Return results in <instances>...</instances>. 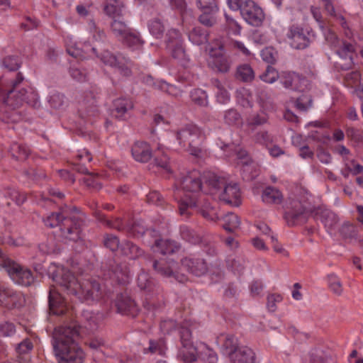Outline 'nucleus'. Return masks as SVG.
Masks as SVG:
<instances>
[{"mask_svg": "<svg viewBox=\"0 0 363 363\" xmlns=\"http://www.w3.org/2000/svg\"><path fill=\"white\" fill-rule=\"evenodd\" d=\"M206 174L203 175L204 180ZM181 186L186 192L179 201V210L181 215H189V210L195 208L208 220L216 221L218 219L216 210L211 206L208 201L205 197L197 199L195 196V194L201 189L208 187L205 182L202 184L199 171L193 170L183 177L181 180Z\"/></svg>", "mask_w": 363, "mask_h": 363, "instance_id": "1", "label": "nucleus"}, {"mask_svg": "<svg viewBox=\"0 0 363 363\" xmlns=\"http://www.w3.org/2000/svg\"><path fill=\"white\" fill-rule=\"evenodd\" d=\"M79 326L75 323L59 326L52 333L53 349L58 363H82L84 352L77 346Z\"/></svg>", "mask_w": 363, "mask_h": 363, "instance_id": "2", "label": "nucleus"}, {"mask_svg": "<svg viewBox=\"0 0 363 363\" xmlns=\"http://www.w3.org/2000/svg\"><path fill=\"white\" fill-rule=\"evenodd\" d=\"M53 280L81 301H98L104 297L99 281L94 279L79 281L68 269H58Z\"/></svg>", "mask_w": 363, "mask_h": 363, "instance_id": "3", "label": "nucleus"}, {"mask_svg": "<svg viewBox=\"0 0 363 363\" xmlns=\"http://www.w3.org/2000/svg\"><path fill=\"white\" fill-rule=\"evenodd\" d=\"M205 184L208 189H204L206 194L217 196L220 201L235 206L240 203V190L235 183L228 184L225 179L208 172L205 176Z\"/></svg>", "mask_w": 363, "mask_h": 363, "instance_id": "4", "label": "nucleus"}, {"mask_svg": "<svg viewBox=\"0 0 363 363\" xmlns=\"http://www.w3.org/2000/svg\"><path fill=\"white\" fill-rule=\"evenodd\" d=\"M23 80V75L21 73H18L16 79L12 83V88L6 91L3 89L0 84L1 108H9L14 110L22 106L24 102L33 107L38 106V94L33 91L31 89H30L29 91L24 89L17 90L18 85L21 83Z\"/></svg>", "mask_w": 363, "mask_h": 363, "instance_id": "5", "label": "nucleus"}, {"mask_svg": "<svg viewBox=\"0 0 363 363\" xmlns=\"http://www.w3.org/2000/svg\"><path fill=\"white\" fill-rule=\"evenodd\" d=\"M0 268L4 269L13 281L18 285L29 286L34 283L31 270L9 258L1 249Z\"/></svg>", "mask_w": 363, "mask_h": 363, "instance_id": "6", "label": "nucleus"}, {"mask_svg": "<svg viewBox=\"0 0 363 363\" xmlns=\"http://www.w3.org/2000/svg\"><path fill=\"white\" fill-rule=\"evenodd\" d=\"M138 286L145 293L144 306L147 310H155L162 307L164 304L162 290L149 274L142 271L138 277Z\"/></svg>", "mask_w": 363, "mask_h": 363, "instance_id": "7", "label": "nucleus"}, {"mask_svg": "<svg viewBox=\"0 0 363 363\" xmlns=\"http://www.w3.org/2000/svg\"><path fill=\"white\" fill-rule=\"evenodd\" d=\"M110 30L119 41L132 50L141 48L144 43L139 33L128 26L122 19L112 20Z\"/></svg>", "mask_w": 363, "mask_h": 363, "instance_id": "8", "label": "nucleus"}, {"mask_svg": "<svg viewBox=\"0 0 363 363\" xmlns=\"http://www.w3.org/2000/svg\"><path fill=\"white\" fill-rule=\"evenodd\" d=\"M177 139L179 145L191 155L199 156L201 152L200 147L203 136L201 130L194 125H188L177 133Z\"/></svg>", "mask_w": 363, "mask_h": 363, "instance_id": "9", "label": "nucleus"}, {"mask_svg": "<svg viewBox=\"0 0 363 363\" xmlns=\"http://www.w3.org/2000/svg\"><path fill=\"white\" fill-rule=\"evenodd\" d=\"M325 35V40L336 48V53L340 56L342 62H337V65L341 69H349L353 65V54L355 52L354 46L350 43L341 41L337 39L336 34L331 30H328Z\"/></svg>", "mask_w": 363, "mask_h": 363, "instance_id": "10", "label": "nucleus"}, {"mask_svg": "<svg viewBox=\"0 0 363 363\" xmlns=\"http://www.w3.org/2000/svg\"><path fill=\"white\" fill-rule=\"evenodd\" d=\"M209 52L208 67L216 72L225 74L231 67L229 59L224 55L225 45L220 40H216Z\"/></svg>", "mask_w": 363, "mask_h": 363, "instance_id": "11", "label": "nucleus"}, {"mask_svg": "<svg viewBox=\"0 0 363 363\" xmlns=\"http://www.w3.org/2000/svg\"><path fill=\"white\" fill-rule=\"evenodd\" d=\"M82 220L77 216H67L60 224L57 236L62 241L77 242L81 238Z\"/></svg>", "mask_w": 363, "mask_h": 363, "instance_id": "12", "label": "nucleus"}, {"mask_svg": "<svg viewBox=\"0 0 363 363\" xmlns=\"http://www.w3.org/2000/svg\"><path fill=\"white\" fill-rule=\"evenodd\" d=\"M152 268L159 275L170 279L172 281L175 280L183 283L188 279L184 273L177 269V263L172 259L155 260L152 262Z\"/></svg>", "mask_w": 363, "mask_h": 363, "instance_id": "13", "label": "nucleus"}, {"mask_svg": "<svg viewBox=\"0 0 363 363\" xmlns=\"http://www.w3.org/2000/svg\"><path fill=\"white\" fill-rule=\"evenodd\" d=\"M99 57L105 65L115 69L123 76L128 77L131 74V62L123 55H115L105 50Z\"/></svg>", "mask_w": 363, "mask_h": 363, "instance_id": "14", "label": "nucleus"}, {"mask_svg": "<svg viewBox=\"0 0 363 363\" xmlns=\"http://www.w3.org/2000/svg\"><path fill=\"white\" fill-rule=\"evenodd\" d=\"M165 42L167 48L174 58L178 60L185 59L186 54L183 47L182 36L177 30H169L166 34Z\"/></svg>", "mask_w": 363, "mask_h": 363, "instance_id": "15", "label": "nucleus"}, {"mask_svg": "<svg viewBox=\"0 0 363 363\" xmlns=\"http://www.w3.org/2000/svg\"><path fill=\"white\" fill-rule=\"evenodd\" d=\"M308 212L298 201H294L285 213V218L289 225H296L306 222Z\"/></svg>", "mask_w": 363, "mask_h": 363, "instance_id": "16", "label": "nucleus"}, {"mask_svg": "<svg viewBox=\"0 0 363 363\" xmlns=\"http://www.w3.org/2000/svg\"><path fill=\"white\" fill-rule=\"evenodd\" d=\"M241 15L249 24L254 26L261 25L264 18L262 9L251 0L246 1L242 5Z\"/></svg>", "mask_w": 363, "mask_h": 363, "instance_id": "17", "label": "nucleus"}, {"mask_svg": "<svg viewBox=\"0 0 363 363\" xmlns=\"http://www.w3.org/2000/svg\"><path fill=\"white\" fill-rule=\"evenodd\" d=\"M149 234L153 237L154 242L152 244L150 241H147V243L155 252H160L162 255L172 254L177 252L180 247L179 245L175 241L160 239L155 230H150Z\"/></svg>", "mask_w": 363, "mask_h": 363, "instance_id": "18", "label": "nucleus"}, {"mask_svg": "<svg viewBox=\"0 0 363 363\" xmlns=\"http://www.w3.org/2000/svg\"><path fill=\"white\" fill-rule=\"evenodd\" d=\"M23 301L24 298L20 293L0 286V306L11 309L22 306Z\"/></svg>", "mask_w": 363, "mask_h": 363, "instance_id": "19", "label": "nucleus"}, {"mask_svg": "<svg viewBox=\"0 0 363 363\" xmlns=\"http://www.w3.org/2000/svg\"><path fill=\"white\" fill-rule=\"evenodd\" d=\"M286 36L289 44L295 49L303 50L310 44L309 38L305 34L303 29L297 26H290Z\"/></svg>", "mask_w": 363, "mask_h": 363, "instance_id": "20", "label": "nucleus"}, {"mask_svg": "<svg viewBox=\"0 0 363 363\" xmlns=\"http://www.w3.org/2000/svg\"><path fill=\"white\" fill-rule=\"evenodd\" d=\"M314 216L315 220L320 221L328 232L334 230L340 221L335 213L323 207L317 208L315 210Z\"/></svg>", "mask_w": 363, "mask_h": 363, "instance_id": "21", "label": "nucleus"}, {"mask_svg": "<svg viewBox=\"0 0 363 363\" xmlns=\"http://www.w3.org/2000/svg\"><path fill=\"white\" fill-rule=\"evenodd\" d=\"M182 269H186L195 276L200 277L205 274L208 270L207 264L203 259L186 257L181 260Z\"/></svg>", "mask_w": 363, "mask_h": 363, "instance_id": "22", "label": "nucleus"}, {"mask_svg": "<svg viewBox=\"0 0 363 363\" xmlns=\"http://www.w3.org/2000/svg\"><path fill=\"white\" fill-rule=\"evenodd\" d=\"M48 303L50 312L54 315H63L68 310L64 298L54 289H51L49 291Z\"/></svg>", "mask_w": 363, "mask_h": 363, "instance_id": "23", "label": "nucleus"}, {"mask_svg": "<svg viewBox=\"0 0 363 363\" xmlns=\"http://www.w3.org/2000/svg\"><path fill=\"white\" fill-rule=\"evenodd\" d=\"M133 159L141 163L147 162L152 157V152L150 145L144 141L135 142L131 147Z\"/></svg>", "mask_w": 363, "mask_h": 363, "instance_id": "24", "label": "nucleus"}, {"mask_svg": "<svg viewBox=\"0 0 363 363\" xmlns=\"http://www.w3.org/2000/svg\"><path fill=\"white\" fill-rule=\"evenodd\" d=\"M339 234L342 239L350 242H357L363 247V238L359 235V228L353 223L345 221L339 228Z\"/></svg>", "mask_w": 363, "mask_h": 363, "instance_id": "25", "label": "nucleus"}, {"mask_svg": "<svg viewBox=\"0 0 363 363\" xmlns=\"http://www.w3.org/2000/svg\"><path fill=\"white\" fill-rule=\"evenodd\" d=\"M303 363H337V361L332 351L317 349L309 353Z\"/></svg>", "mask_w": 363, "mask_h": 363, "instance_id": "26", "label": "nucleus"}, {"mask_svg": "<svg viewBox=\"0 0 363 363\" xmlns=\"http://www.w3.org/2000/svg\"><path fill=\"white\" fill-rule=\"evenodd\" d=\"M152 157L155 166L166 172H171L170 159L164 145L159 144Z\"/></svg>", "mask_w": 363, "mask_h": 363, "instance_id": "27", "label": "nucleus"}, {"mask_svg": "<svg viewBox=\"0 0 363 363\" xmlns=\"http://www.w3.org/2000/svg\"><path fill=\"white\" fill-rule=\"evenodd\" d=\"M133 108V103L128 98H118L113 102L112 115L117 118H124Z\"/></svg>", "mask_w": 363, "mask_h": 363, "instance_id": "28", "label": "nucleus"}, {"mask_svg": "<svg viewBox=\"0 0 363 363\" xmlns=\"http://www.w3.org/2000/svg\"><path fill=\"white\" fill-rule=\"evenodd\" d=\"M216 342L220 346L223 352L225 354H228L230 357V354L239 348L238 347V340L233 335L220 334L217 337Z\"/></svg>", "mask_w": 363, "mask_h": 363, "instance_id": "29", "label": "nucleus"}, {"mask_svg": "<svg viewBox=\"0 0 363 363\" xmlns=\"http://www.w3.org/2000/svg\"><path fill=\"white\" fill-rule=\"evenodd\" d=\"M233 363H255V353L247 347H240L230 354Z\"/></svg>", "mask_w": 363, "mask_h": 363, "instance_id": "30", "label": "nucleus"}, {"mask_svg": "<svg viewBox=\"0 0 363 363\" xmlns=\"http://www.w3.org/2000/svg\"><path fill=\"white\" fill-rule=\"evenodd\" d=\"M116 306L118 312L122 313L134 314L137 311L135 301L126 294H120L117 296Z\"/></svg>", "mask_w": 363, "mask_h": 363, "instance_id": "31", "label": "nucleus"}, {"mask_svg": "<svg viewBox=\"0 0 363 363\" xmlns=\"http://www.w3.org/2000/svg\"><path fill=\"white\" fill-rule=\"evenodd\" d=\"M80 103L81 108L79 111L82 112L81 114L82 117L84 116V115L87 116H94L97 112L96 100L91 92L87 94L86 97L80 101Z\"/></svg>", "mask_w": 363, "mask_h": 363, "instance_id": "32", "label": "nucleus"}, {"mask_svg": "<svg viewBox=\"0 0 363 363\" xmlns=\"http://www.w3.org/2000/svg\"><path fill=\"white\" fill-rule=\"evenodd\" d=\"M262 198L265 203L279 204L282 202L283 195L279 189L268 186L263 191Z\"/></svg>", "mask_w": 363, "mask_h": 363, "instance_id": "33", "label": "nucleus"}, {"mask_svg": "<svg viewBox=\"0 0 363 363\" xmlns=\"http://www.w3.org/2000/svg\"><path fill=\"white\" fill-rule=\"evenodd\" d=\"M122 253L130 259H135L144 255L143 250L130 241H124L121 245Z\"/></svg>", "mask_w": 363, "mask_h": 363, "instance_id": "34", "label": "nucleus"}, {"mask_svg": "<svg viewBox=\"0 0 363 363\" xmlns=\"http://www.w3.org/2000/svg\"><path fill=\"white\" fill-rule=\"evenodd\" d=\"M111 272V278L115 279L118 284H124L128 282L130 270L125 264H117L112 269Z\"/></svg>", "mask_w": 363, "mask_h": 363, "instance_id": "35", "label": "nucleus"}, {"mask_svg": "<svg viewBox=\"0 0 363 363\" xmlns=\"http://www.w3.org/2000/svg\"><path fill=\"white\" fill-rule=\"evenodd\" d=\"M241 171L243 179L247 181H251L255 179L259 174V169H257L256 164L252 160L250 162H247V160L243 161Z\"/></svg>", "mask_w": 363, "mask_h": 363, "instance_id": "36", "label": "nucleus"}, {"mask_svg": "<svg viewBox=\"0 0 363 363\" xmlns=\"http://www.w3.org/2000/svg\"><path fill=\"white\" fill-rule=\"evenodd\" d=\"M268 122V116L264 112L255 113L247 119V126L252 130L257 127L263 125Z\"/></svg>", "mask_w": 363, "mask_h": 363, "instance_id": "37", "label": "nucleus"}, {"mask_svg": "<svg viewBox=\"0 0 363 363\" xmlns=\"http://www.w3.org/2000/svg\"><path fill=\"white\" fill-rule=\"evenodd\" d=\"M68 216L67 212L62 211L57 213H52L48 216L44 220V223L46 226L50 228L59 227L60 224L64 221V219Z\"/></svg>", "mask_w": 363, "mask_h": 363, "instance_id": "38", "label": "nucleus"}, {"mask_svg": "<svg viewBox=\"0 0 363 363\" xmlns=\"http://www.w3.org/2000/svg\"><path fill=\"white\" fill-rule=\"evenodd\" d=\"M189 39L195 45H201L207 42L208 33L200 27H196L189 33Z\"/></svg>", "mask_w": 363, "mask_h": 363, "instance_id": "39", "label": "nucleus"}, {"mask_svg": "<svg viewBox=\"0 0 363 363\" xmlns=\"http://www.w3.org/2000/svg\"><path fill=\"white\" fill-rule=\"evenodd\" d=\"M106 13L113 19H122L124 13V4L123 2L110 4L106 6Z\"/></svg>", "mask_w": 363, "mask_h": 363, "instance_id": "40", "label": "nucleus"}, {"mask_svg": "<svg viewBox=\"0 0 363 363\" xmlns=\"http://www.w3.org/2000/svg\"><path fill=\"white\" fill-rule=\"evenodd\" d=\"M11 156L18 160H26L30 154V150L26 145L14 143L11 145Z\"/></svg>", "mask_w": 363, "mask_h": 363, "instance_id": "41", "label": "nucleus"}, {"mask_svg": "<svg viewBox=\"0 0 363 363\" xmlns=\"http://www.w3.org/2000/svg\"><path fill=\"white\" fill-rule=\"evenodd\" d=\"M223 228L230 233L237 230L240 224L239 217L233 213H227L223 217Z\"/></svg>", "mask_w": 363, "mask_h": 363, "instance_id": "42", "label": "nucleus"}, {"mask_svg": "<svg viewBox=\"0 0 363 363\" xmlns=\"http://www.w3.org/2000/svg\"><path fill=\"white\" fill-rule=\"evenodd\" d=\"M245 260L240 257H228L226 260V265L228 269L231 270L233 273L240 274L243 272L245 269Z\"/></svg>", "mask_w": 363, "mask_h": 363, "instance_id": "43", "label": "nucleus"}, {"mask_svg": "<svg viewBox=\"0 0 363 363\" xmlns=\"http://www.w3.org/2000/svg\"><path fill=\"white\" fill-rule=\"evenodd\" d=\"M252 140L259 145H263L267 148L274 142L273 136L267 130H259L252 136Z\"/></svg>", "mask_w": 363, "mask_h": 363, "instance_id": "44", "label": "nucleus"}, {"mask_svg": "<svg viewBox=\"0 0 363 363\" xmlns=\"http://www.w3.org/2000/svg\"><path fill=\"white\" fill-rule=\"evenodd\" d=\"M328 284L330 290L336 296H341L343 293V286L340 278L334 274L327 277Z\"/></svg>", "mask_w": 363, "mask_h": 363, "instance_id": "45", "label": "nucleus"}, {"mask_svg": "<svg viewBox=\"0 0 363 363\" xmlns=\"http://www.w3.org/2000/svg\"><path fill=\"white\" fill-rule=\"evenodd\" d=\"M236 77L243 82H248L254 79L255 74L249 65L244 64L238 67Z\"/></svg>", "mask_w": 363, "mask_h": 363, "instance_id": "46", "label": "nucleus"}, {"mask_svg": "<svg viewBox=\"0 0 363 363\" xmlns=\"http://www.w3.org/2000/svg\"><path fill=\"white\" fill-rule=\"evenodd\" d=\"M180 235L184 240L192 244H198L201 241V237L186 225L181 226Z\"/></svg>", "mask_w": 363, "mask_h": 363, "instance_id": "47", "label": "nucleus"}, {"mask_svg": "<svg viewBox=\"0 0 363 363\" xmlns=\"http://www.w3.org/2000/svg\"><path fill=\"white\" fill-rule=\"evenodd\" d=\"M89 30L92 35L94 41L98 43H104L107 39V35L104 29L100 28L96 23L91 20L88 24Z\"/></svg>", "mask_w": 363, "mask_h": 363, "instance_id": "48", "label": "nucleus"}, {"mask_svg": "<svg viewBox=\"0 0 363 363\" xmlns=\"http://www.w3.org/2000/svg\"><path fill=\"white\" fill-rule=\"evenodd\" d=\"M146 230L147 228L143 221L137 220L131 225H127L125 232L130 236L138 238L142 237Z\"/></svg>", "mask_w": 363, "mask_h": 363, "instance_id": "49", "label": "nucleus"}, {"mask_svg": "<svg viewBox=\"0 0 363 363\" xmlns=\"http://www.w3.org/2000/svg\"><path fill=\"white\" fill-rule=\"evenodd\" d=\"M280 80L286 88L297 89L296 83L300 81V78L295 73L283 72L280 76Z\"/></svg>", "mask_w": 363, "mask_h": 363, "instance_id": "50", "label": "nucleus"}, {"mask_svg": "<svg viewBox=\"0 0 363 363\" xmlns=\"http://www.w3.org/2000/svg\"><path fill=\"white\" fill-rule=\"evenodd\" d=\"M178 357L186 363L194 362L196 359V348L194 346L182 347L178 353Z\"/></svg>", "mask_w": 363, "mask_h": 363, "instance_id": "51", "label": "nucleus"}, {"mask_svg": "<svg viewBox=\"0 0 363 363\" xmlns=\"http://www.w3.org/2000/svg\"><path fill=\"white\" fill-rule=\"evenodd\" d=\"M143 82L148 86H152L157 89L168 93H170V90L173 89L172 86L164 82H155L154 79L150 75L144 77Z\"/></svg>", "mask_w": 363, "mask_h": 363, "instance_id": "52", "label": "nucleus"}, {"mask_svg": "<svg viewBox=\"0 0 363 363\" xmlns=\"http://www.w3.org/2000/svg\"><path fill=\"white\" fill-rule=\"evenodd\" d=\"M217 12H213L211 10L202 11V13L199 16V22L207 27H212L217 22V18L216 16Z\"/></svg>", "mask_w": 363, "mask_h": 363, "instance_id": "53", "label": "nucleus"}, {"mask_svg": "<svg viewBox=\"0 0 363 363\" xmlns=\"http://www.w3.org/2000/svg\"><path fill=\"white\" fill-rule=\"evenodd\" d=\"M224 120L228 125H236L241 123L242 118L235 109L230 108L225 112Z\"/></svg>", "mask_w": 363, "mask_h": 363, "instance_id": "54", "label": "nucleus"}, {"mask_svg": "<svg viewBox=\"0 0 363 363\" xmlns=\"http://www.w3.org/2000/svg\"><path fill=\"white\" fill-rule=\"evenodd\" d=\"M191 98L192 101L202 106H206L208 105V96L206 91L201 89H194L191 93Z\"/></svg>", "mask_w": 363, "mask_h": 363, "instance_id": "55", "label": "nucleus"}, {"mask_svg": "<svg viewBox=\"0 0 363 363\" xmlns=\"http://www.w3.org/2000/svg\"><path fill=\"white\" fill-rule=\"evenodd\" d=\"M260 79L267 83H274L279 77L277 71L272 66L268 65L265 72L260 75Z\"/></svg>", "mask_w": 363, "mask_h": 363, "instance_id": "56", "label": "nucleus"}, {"mask_svg": "<svg viewBox=\"0 0 363 363\" xmlns=\"http://www.w3.org/2000/svg\"><path fill=\"white\" fill-rule=\"evenodd\" d=\"M311 96L306 94H302L295 101V106L296 108L303 111H306L309 107L311 106Z\"/></svg>", "mask_w": 363, "mask_h": 363, "instance_id": "57", "label": "nucleus"}, {"mask_svg": "<svg viewBox=\"0 0 363 363\" xmlns=\"http://www.w3.org/2000/svg\"><path fill=\"white\" fill-rule=\"evenodd\" d=\"M150 32L157 38L162 37L164 30V27L162 22L158 19H154L149 23Z\"/></svg>", "mask_w": 363, "mask_h": 363, "instance_id": "58", "label": "nucleus"}, {"mask_svg": "<svg viewBox=\"0 0 363 363\" xmlns=\"http://www.w3.org/2000/svg\"><path fill=\"white\" fill-rule=\"evenodd\" d=\"M3 65L9 71H15L20 67V60L18 57L8 56L3 60Z\"/></svg>", "mask_w": 363, "mask_h": 363, "instance_id": "59", "label": "nucleus"}, {"mask_svg": "<svg viewBox=\"0 0 363 363\" xmlns=\"http://www.w3.org/2000/svg\"><path fill=\"white\" fill-rule=\"evenodd\" d=\"M49 104L53 108H60L65 104L64 95L60 93L53 94L50 97Z\"/></svg>", "mask_w": 363, "mask_h": 363, "instance_id": "60", "label": "nucleus"}, {"mask_svg": "<svg viewBox=\"0 0 363 363\" xmlns=\"http://www.w3.org/2000/svg\"><path fill=\"white\" fill-rule=\"evenodd\" d=\"M346 135L347 138L355 143H360L363 141V131L361 130L356 129L353 127H349L346 130Z\"/></svg>", "mask_w": 363, "mask_h": 363, "instance_id": "61", "label": "nucleus"}, {"mask_svg": "<svg viewBox=\"0 0 363 363\" xmlns=\"http://www.w3.org/2000/svg\"><path fill=\"white\" fill-rule=\"evenodd\" d=\"M196 2L201 11L204 10H211L213 12L218 11V7L215 0H197Z\"/></svg>", "mask_w": 363, "mask_h": 363, "instance_id": "62", "label": "nucleus"}, {"mask_svg": "<svg viewBox=\"0 0 363 363\" xmlns=\"http://www.w3.org/2000/svg\"><path fill=\"white\" fill-rule=\"evenodd\" d=\"M229 155L236 156V159L238 160V163L241 165L243 164V161L247 160V162H250L251 160L246 150H243L239 146L235 147L233 153L230 154Z\"/></svg>", "mask_w": 363, "mask_h": 363, "instance_id": "63", "label": "nucleus"}, {"mask_svg": "<svg viewBox=\"0 0 363 363\" xmlns=\"http://www.w3.org/2000/svg\"><path fill=\"white\" fill-rule=\"evenodd\" d=\"M104 245L111 251H115L119 247V240L113 235H106L104 240Z\"/></svg>", "mask_w": 363, "mask_h": 363, "instance_id": "64", "label": "nucleus"}]
</instances>
